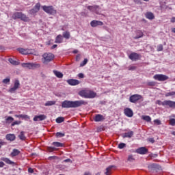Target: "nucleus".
<instances>
[{
  "label": "nucleus",
  "mask_w": 175,
  "mask_h": 175,
  "mask_svg": "<svg viewBox=\"0 0 175 175\" xmlns=\"http://www.w3.org/2000/svg\"><path fill=\"white\" fill-rule=\"evenodd\" d=\"M88 105V102L85 100L69 101L65 100L62 103L63 108H77L82 105Z\"/></svg>",
  "instance_id": "obj_1"
},
{
  "label": "nucleus",
  "mask_w": 175,
  "mask_h": 175,
  "mask_svg": "<svg viewBox=\"0 0 175 175\" xmlns=\"http://www.w3.org/2000/svg\"><path fill=\"white\" fill-rule=\"evenodd\" d=\"M12 18L14 20L20 19L24 22L29 21V18L23 12H14L12 15Z\"/></svg>",
  "instance_id": "obj_2"
},
{
  "label": "nucleus",
  "mask_w": 175,
  "mask_h": 175,
  "mask_svg": "<svg viewBox=\"0 0 175 175\" xmlns=\"http://www.w3.org/2000/svg\"><path fill=\"white\" fill-rule=\"evenodd\" d=\"M79 95L85 98H94L96 94L91 90H82L79 92Z\"/></svg>",
  "instance_id": "obj_3"
},
{
  "label": "nucleus",
  "mask_w": 175,
  "mask_h": 175,
  "mask_svg": "<svg viewBox=\"0 0 175 175\" xmlns=\"http://www.w3.org/2000/svg\"><path fill=\"white\" fill-rule=\"evenodd\" d=\"M21 66L23 68H27L29 70H34L40 67L39 64L34 63H23Z\"/></svg>",
  "instance_id": "obj_4"
},
{
  "label": "nucleus",
  "mask_w": 175,
  "mask_h": 175,
  "mask_svg": "<svg viewBox=\"0 0 175 175\" xmlns=\"http://www.w3.org/2000/svg\"><path fill=\"white\" fill-rule=\"evenodd\" d=\"M42 10L47 14L51 15L56 14L57 11L53 7V5H43Z\"/></svg>",
  "instance_id": "obj_5"
},
{
  "label": "nucleus",
  "mask_w": 175,
  "mask_h": 175,
  "mask_svg": "<svg viewBox=\"0 0 175 175\" xmlns=\"http://www.w3.org/2000/svg\"><path fill=\"white\" fill-rule=\"evenodd\" d=\"M42 57H43L42 59L44 60L43 63L46 64V63H49V62H51L54 59L55 56L52 53H46L42 55Z\"/></svg>",
  "instance_id": "obj_6"
},
{
  "label": "nucleus",
  "mask_w": 175,
  "mask_h": 175,
  "mask_svg": "<svg viewBox=\"0 0 175 175\" xmlns=\"http://www.w3.org/2000/svg\"><path fill=\"white\" fill-rule=\"evenodd\" d=\"M143 97L141 95L139 94H134L131 96H130L129 100L131 103H137V102L141 99H142Z\"/></svg>",
  "instance_id": "obj_7"
},
{
  "label": "nucleus",
  "mask_w": 175,
  "mask_h": 175,
  "mask_svg": "<svg viewBox=\"0 0 175 175\" xmlns=\"http://www.w3.org/2000/svg\"><path fill=\"white\" fill-rule=\"evenodd\" d=\"M14 87L10 88L9 90H8V92L11 93V94H13V93H15L16 91L20 88V82L18 80H15L14 81Z\"/></svg>",
  "instance_id": "obj_8"
},
{
  "label": "nucleus",
  "mask_w": 175,
  "mask_h": 175,
  "mask_svg": "<svg viewBox=\"0 0 175 175\" xmlns=\"http://www.w3.org/2000/svg\"><path fill=\"white\" fill-rule=\"evenodd\" d=\"M153 79H154V80H157L159 81H165L166 80H167L169 79V77L166 75H156L154 76H153Z\"/></svg>",
  "instance_id": "obj_9"
},
{
  "label": "nucleus",
  "mask_w": 175,
  "mask_h": 175,
  "mask_svg": "<svg viewBox=\"0 0 175 175\" xmlns=\"http://www.w3.org/2000/svg\"><path fill=\"white\" fill-rule=\"evenodd\" d=\"M129 58L131 59V61H137L140 59L141 56L140 55L136 53H133L130 54V56H129Z\"/></svg>",
  "instance_id": "obj_10"
},
{
  "label": "nucleus",
  "mask_w": 175,
  "mask_h": 175,
  "mask_svg": "<svg viewBox=\"0 0 175 175\" xmlns=\"http://www.w3.org/2000/svg\"><path fill=\"white\" fill-rule=\"evenodd\" d=\"M135 152L139 154H146L148 152V150L146 147H141L135 150Z\"/></svg>",
  "instance_id": "obj_11"
},
{
  "label": "nucleus",
  "mask_w": 175,
  "mask_h": 175,
  "mask_svg": "<svg viewBox=\"0 0 175 175\" xmlns=\"http://www.w3.org/2000/svg\"><path fill=\"white\" fill-rule=\"evenodd\" d=\"M90 25L92 27L95 28L98 26H103L104 23L101 21H92Z\"/></svg>",
  "instance_id": "obj_12"
},
{
  "label": "nucleus",
  "mask_w": 175,
  "mask_h": 175,
  "mask_svg": "<svg viewBox=\"0 0 175 175\" xmlns=\"http://www.w3.org/2000/svg\"><path fill=\"white\" fill-rule=\"evenodd\" d=\"M124 115L129 118H132L133 116V111L130 108L124 109Z\"/></svg>",
  "instance_id": "obj_13"
},
{
  "label": "nucleus",
  "mask_w": 175,
  "mask_h": 175,
  "mask_svg": "<svg viewBox=\"0 0 175 175\" xmlns=\"http://www.w3.org/2000/svg\"><path fill=\"white\" fill-rule=\"evenodd\" d=\"M40 3H37L35 5V7L33 8H32V10H31V14H34L37 12H39L40 10Z\"/></svg>",
  "instance_id": "obj_14"
},
{
  "label": "nucleus",
  "mask_w": 175,
  "mask_h": 175,
  "mask_svg": "<svg viewBox=\"0 0 175 175\" xmlns=\"http://www.w3.org/2000/svg\"><path fill=\"white\" fill-rule=\"evenodd\" d=\"M164 106H168L170 108L175 107V102L171 100H164Z\"/></svg>",
  "instance_id": "obj_15"
},
{
  "label": "nucleus",
  "mask_w": 175,
  "mask_h": 175,
  "mask_svg": "<svg viewBox=\"0 0 175 175\" xmlns=\"http://www.w3.org/2000/svg\"><path fill=\"white\" fill-rule=\"evenodd\" d=\"M135 36L134 37V40H137L144 36V33L142 30H136L135 31Z\"/></svg>",
  "instance_id": "obj_16"
},
{
  "label": "nucleus",
  "mask_w": 175,
  "mask_h": 175,
  "mask_svg": "<svg viewBox=\"0 0 175 175\" xmlns=\"http://www.w3.org/2000/svg\"><path fill=\"white\" fill-rule=\"evenodd\" d=\"M67 83L72 86L77 85L80 83V81L76 79H69L67 81Z\"/></svg>",
  "instance_id": "obj_17"
},
{
  "label": "nucleus",
  "mask_w": 175,
  "mask_h": 175,
  "mask_svg": "<svg viewBox=\"0 0 175 175\" xmlns=\"http://www.w3.org/2000/svg\"><path fill=\"white\" fill-rule=\"evenodd\" d=\"M46 118V116L44 115H40V116H36L33 118V121H42L44 120Z\"/></svg>",
  "instance_id": "obj_18"
},
{
  "label": "nucleus",
  "mask_w": 175,
  "mask_h": 175,
  "mask_svg": "<svg viewBox=\"0 0 175 175\" xmlns=\"http://www.w3.org/2000/svg\"><path fill=\"white\" fill-rule=\"evenodd\" d=\"M5 138L8 141L13 142L16 139V136L14 134H8L6 135Z\"/></svg>",
  "instance_id": "obj_19"
},
{
  "label": "nucleus",
  "mask_w": 175,
  "mask_h": 175,
  "mask_svg": "<svg viewBox=\"0 0 175 175\" xmlns=\"http://www.w3.org/2000/svg\"><path fill=\"white\" fill-rule=\"evenodd\" d=\"M94 120L95 122H101V121H103L105 120V118L103 115L97 114V115H96Z\"/></svg>",
  "instance_id": "obj_20"
},
{
  "label": "nucleus",
  "mask_w": 175,
  "mask_h": 175,
  "mask_svg": "<svg viewBox=\"0 0 175 175\" xmlns=\"http://www.w3.org/2000/svg\"><path fill=\"white\" fill-rule=\"evenodd\" d=\"M134 135L133 131H130V132H127V133H124V134H123V138H131Z\"/></svg>",
  "instance_id": "obj_21"
},
{
  "label": "nucleus",
  "mask_w": 175,
  "mask_h": 175,
  "mask_svg": "<svg viewBox=\"0 0 175 175\" xmlns=\"http://www.w3.org/2000/svg\"><path fill=\"white\" fill-rule=\"evenodd\" d=\"M63 42V37L62 34H59L55 38V43L61 44Z\"/></svg>",
  "instance_id": "obj_22"
},
{
  "label": "nucleus",
  "mask_w": 175,
  "mask_h": 175,
  "mask_svg": "<svg viewBox=\"0 0 175 175\" xmlns=\"http://www.w3.org/2000/svg\"><path fill=\"white\" fill-rule=\"evenodd\" d=\"M99 5H89V7H88V9L91 11V12H94L96 11L97 9H98Z\"/></svg>",
  "instance_id": "obj_23"
},
{
  "label": "nucleus",
  "mask_w": 175,
  "mask_h": 175,
  "mask_svg": "<svg viewBox=\"0 0 175 175\" xmlns=\"http://www.w3.org/2000/svg\"><path fill=\"white\" fill-rule=\"evenodd\" d=\"M146 18L149 20H154L155 18V16L152 12H148L146 14Z\"/></svg>",
  "instance_id": "obj_24"
},
{
  "label": "nucleus",
  "mask_w": 175,
  "mask_h": 175,
  "mask_svg": "<svg viewBox=\"0 0 175 175\" xmlns=\"http://www.w3.org/2000/svg\"><path fill=\"white\" fill-rule=\"evenodd\" d=\"M18 51L23 55H27L29 53V50L23 49V48H18Z\"/></svg>",
  "instance_id": "obj_25"
},
{
  "label": "nucleus",
  "mask_w": 175,
  "mask_h": 175,
  "mask_svg": "<svg viewBox=\"0 0 175 175\" xmlns=\"http://www.w3.org/2000/svg\"><path fill=\"white\" fill-rule=\"evenodd\" d=\"M63 37L66 39L68 40L70 38V31H64V33H63Z\"/></svg>",
  "instance_id": "obj_26"
},
{
  "label": "nucleus",
  "mask_w": 175,
  "mask_h": 175,
  "mask_svg": "<svg viewBox=\"0 0 175 175\" xmlns=\"http://www.w3.org/2000/svg\"><path fill=\"white\" fill-rule=\"evenodd\" d=\"M55 75L57 77V78H59V79H62L63 77V74L60 72H58V71H56V70H54L53 71Z\"/></svg>",
  "instance_id": "obj_27"
},
{
  "label": "nucleus",
  "mask_w": 175,
  "mask_h": 175,
  "mask_svg": "<svg viewBox=\"0 0 175 175\" xmlns=\"http://www.w3.org/2000/svg\"><path fill=\"white\" fill-rule=\"evenodd\" d=\"M20 153H21V152L18 150L14 149L12 152L11 153V155L12 157H16V156L18 155Z\"/></svg>",
  "instance_id": "obj_28"
},
{
  "label": "nucleus",
  "mask_w": 175,
  "mask_h": 175,
  "mask_svg": "<svg viewBox=\"0 0 175 175\" xmlns=\"http://www.w3.org/2000/svg\"><path fill=\"white\" fill-rule=\"evenodd\" d=\"M113 166L110 165L109 167L106 169V175H111V169L113 168Z\"/></svg>",
  "instance_id": "obj_29"
},
{
  "label": "nucleus",
  "mask_w": 175,
  "mask_h": 175,
  "mask_svg": "<svg viewBox=\"0 0 175 175\" xmlns=\"http://www.w3.org/2000/svg\"><path fill=\"white\" fill-rule=\"evenodd\" d=\"M15 117L23 119H30L29 116L27 115H16Z\"/></svg>",
  "instance_id": "obj_30"
},
{
  "label": "nucleus",
  "mask_w": 175,
  "mask_h": 175,
  "mask_svg": "<svg viewBox=\"0 0 175 175\" xmlns=\"http://www.w3.org/2000/svg\"><path fill=\"white\" fill-rule=\"evenodd\" d=\"M18 137L20 139H21L23 141L25 140L26 137L25 136V132L21 131L20 135H18Z\"/></svg>",
  "instance_id": "obj_31"
},
{
  "label": "nucleus",
  "mask_w": 175,
  "mask_h": 175,
  "mask_svg": "<svg viewBox=\"0 0 175 175\" xmlns=\"http://www.w3.org/2000/svg\"><path fill=\"white\" fill-rule=\"evenodd\" d=\"M14 120V119L12 117H11V116H9V117H8V118L5 119V122H6V123H8V124L12 123Z\"/></svg>",
  "instance_id": "obj_32"
},
{
  "label": "nucleus",
  "mask_w": 175,
  "mask_h": 175,
  "mask_svg": "<svg viewBox=\"0 0 175 175\" xmlns=\"http://www.w3.org/2000/svg\"><path fill=\"white\" fill-rule=\"evenodd\" d=\"M52 144L56 147H63L64 146L63 144L58 142H53Z\"/></svg>",
  "instance_id": "obj_33"
},
{
  "label": "nucleus",
  "mask_w": 175,
  "mask_h": 175,
  "mask_svg": "<svg viewBox=\"0 0 175 175\" xmlns=\"http://www.w3.org/2000/svg\"><path fill=\"white\" fill-rule=\"evenodd\" d=\"M3 161L4 162H5L6 163L10 164V165H13V164H14V163L13 161H10V160L9 159H8V158H3Z\"/></svg>",
  "instance_id": "obj_34"
},
{
  "label": "nucleus",
  "mask_w": 175,
  "mask_h": 175,
  "mask_svg": "<svg viewBox=\"0 0 175 175\" xmlns=\"http://www.w3.org/2000/svg\"><path fill=\"white\" fill-rule=\"evenodd\" d=\"M8 61L10 64L14 66H17L19 64L18 62L13 60L12 58H10Z\"/></svg>",
  "instance_id": "obj_35"
},
{
  "label": "nucleus",
  "mask_w": 175,
  "mask_h": 175,
  "mask_svg": "<svg viewBox=\"0 0 175 175\" xmlns=\"http://www.w3.org/2000/svg\"><path fill=\"white\" fill-rule=\"evenodd\" d=\"M142 120H144L148 122H151V118L148 116H142Z\"/></svg>",
  "instance_id": "obj_36"
},
{
  "label": "nucleus",
  "mask_w": 175,
  "mask_h": 175,
  "mask_svg": "<svg viewBox=\"0 0 175 175\" xmlns=\"http://www.w3.org/2000/svg\"><path fill=\"white\" fill-rule=\"evenodd\" d=\"M64 121V118L63 117H59L56 119V122L58 124H60Z\"/></svg>",
  "instance_id": "obj_37"
},
{
  "label": "nucleus",
  "mask_w": 175,
  "mask_h": 175,
  "mask_svg": "<svg viewBox=\"0 0 175 175\" xmlns=\"http://www.w3.org/2000/svg\"><path fill=\"white\" fill-rule=\"evenodd\" d=\"M175 96V92H167L165 94V97Z\"/></svg>",
  "instance_id": "obj_38"
},
{
  "label": "nucleus",
  "mask_w": 175,
  "mask_h": 175,
  "mask_svg": "<svg viewBox=\"0 0 175 175\" xmlns=\"http://www.w3.org/2000/svg\"><path fill=\"white\" fill-rule=\"evenodd\" d=\"M169 124L172 126H175V119L174 118H172L169 120Z\"/></svg>",
  "instance_id": "obj_39"
},
{
  "label": "nucleus",
  "mask_w": 175,
  "mask_h": 175,
  "mask_svg": "<svg viewBox=\"0 0 175 175\" xmlns=\"http://www.w3.org/2000/svg\"><path fill=\"white\" fill-rule=\"evenodd\" d=\"M127 161H130V162H133V161H135V158L133 157V156L132 154L129 155V158H127Z\"/></svg>",
  "instance_id": "obj_40"
},
{
  "label": "nucleus",
  "mask_w": 175,
  "mask_h": 175,
  "mask_svg": "<svg viewBox=\"0 0 175 175\" xmlns=\"http://www.w3.org/2000/svg\"><path fill=\"white\" fill-rule=\"evenodd\" d=\"M55 104V101H48L46 104L45 106H51Z\"/></svg>",
  "instance_id": "obj_41"
},
{
  "label": "nucleus",
  "mask_w": 175,
  "mask_h": 175,
  "mask_svg": "<svg viewBox=\"0 0 175 175\" xmlns=\"http://www.w3.org/2000/svg\"><path fill=\"white\" fill-rule=\"evenodd\" d=\"M88 62V60L87 59H85L84 61L80 64L81 67H83L85 66Z\"/></svg>",
  "instance_id": "obj_42"
},
{
  "label": "nucleus",
  "mask_w": 175,
  "mask_h": 175,
  "mask_svg": "<svg viewBox=\"0 0 175 175\" xmlns=\"http://www.w3.org/2000/svg\"><path fill=\"white\" fill-rule=\"evenodd\" d=\"M64 136H65L64 133H59V132L56 133V137H64Z\"/></svg>",
  "instance_id": "obj_43"
},
{
  "label": "nucleus",
  "mask_w": 175,
  "mask_h": 175,
  "mask_svg": "<svg viewBox=\"0 0 175 175\" xmlns=\"http://www.w3.org/2000/svg\"><path fill=\"white\" fill-rule=\"evenodd\" d=\"M124 147H126V144L124 143H120L119 144V145L118 146V148H119V149H122Z\"/></svg>",
  "instance_id": "obj_44"
},
{
  "label": "nucleus",
  "mask_w": 175,
  "mask_h": 175,
  "mask_svg": "<svg viewBox=\"0 0 175 175\" xmlns=\"http://www.w3.org/2000/svg\"><path fill=\"white\" fill-rule=\"evenodd\" d=\"M156 104L159 105H162V106H165V101L161 102V100H158L157 101H156Z\"/></svg>",
  "instance_id": "obj_45"
},
{
  "label": "nucleus",
  "mask_w": 175,
  "mask_h": 175,
  "mask_svg": "<svg viewBox=\"0 0 175 175\" xmlns=\"http://www.w3.org/2000/svg\"><path fill=\"white\" fill-rule=\"evenodd\" d=\"M21 123V121H15V122H14L11 124V126H15V125H19Z\"/></svg>",
  "instance_id": "obj_46"
},
{
  "label": "nucleus",
  "mask_w": 175,
  "mask_h": 175,
  "mask_svg": "<svg viewBox=\"0 0 175 175\" xmlns=\"http://www.w3.org/2000/svg\"><path fill=\"white\" fill-rule=\"evenodd\" d=\"M163 49V45H161V44H160L159 46H157V51H162Z\"/></svg>",
  "instance_id": "obj_47"
},
{
  "label": "nucleus",
  "mask_w": 175,
  "mask_h": 175,
  "mask_svg": "<svg viewBox=\"0 0 175 175\" xmlns=\"http://www.w3.org/2000/svg\"><path fill=\"white\" fill-rule=\"evenodd\" d=\"M10 78H7V79H3V83L5 84H7V83H10Z\"/></svg>",
  "instance_id": "obj_48"
},
{
  "label": "nucleus",
  "mask_w": 175,
  "mask_h": 175,
  "mask_svg": "<svg viewBox=\"0 0 175 175\" xmlns=\"http://www.w3.org/2000/svg\"><path fill=\"white\" fill-rule=\"evenodd\" d=\"M136 69H137L136 66H130V67H129V70H131V71H134Z\"/></svg>",
  "instance_id": "obj_49"
},
{
  "label": "nucleus",
  "mask_w": 175,
  "mask_h": 175,
  "mask_svg": "<svg viewBox=\"0 0 175 175\" xmlns=\"http://www.w3.org/2000/svg\"><path fill=\"white\" fill-rule=\"evenodd\" d=\"M154 124H156L157 125H161V122L159 120H154Z\"/></svg>",
  "instance_id": "obj_50"
},
{
  "label": "nucleus",
  "mask_w": 175,
  "mask_h": 175,
  "mask_svg": "<svg viewBox=\"0 0 175 175\" xmlns=\"http://www.w3.org/2000/svg\"><path fill=\"white\" fill-rule=\"evenodd\" d=\"M55 150V148L54 147H48V150L51 152H53Z\"/></svg>",
  "instance_id": "obj_51"
},
{
  "label": "nucleus",
  "mask_w": 175,
  "mask_h": 175,
  "mask_svg": "<svg viewBox=\"0 0 175 175\" xmlns=\"http://www.w3.org/2000/svg\"><path fill=\"white\" fill-rule=\"evenodd\" d=\"M148 141L152 144L154 143L155 142V140L154 138H149L148 139Z\"/></svg>",
  "instance_id": "obj_52"
},
{
  "label": "nucleus",
  "mask_w": 175,
  "mask_h": 175,
  "mask_svg": "<svg viewBox=\"0 0 175 175\" xmlns=\"http://www.w3.org/2000/svg\"><path fill=\"white\" fill-rule=\"evenodd\" d=\"M78 77L79 79H83L84 78V75L83 73H80L78 75Z\"/></svg>",
  "instance_id": "obj_53"
},
{
  "label": "nucleus",
  "mask_w": 175,
  "mask_h": 175,
  "mask_svg": "<svg viewBox=\"0 0 175 175\" xmlns=\"http://www.w3.org/2000/svg\"><path fill=\"white\" fill-rule=\"evenodd\" d=\"M28 172H29V173H33V172H34V170H33V169L29 167V168L28 169Z\"/></svg>",
  "instance_id": "obj_54"
},
{
  "label": "nucleus",
  "mask_w": 175,
  "mask_h": 175,
  "mask_svg": "<svg viewBox=\"0 0 175 175\" xmlns=\"http://www.w3.org/2000/svg\"><path fill=\"white\" fill-rule=\"evenodd\" d=\"M5 144V143L4 142H3L2 139H0V146H3Z\"/></svg>",
  "instance_id": "obj_55"
},
{
  "label": "nucleus",
  "mask_w": 175,
  "mask_h": 175,
  "mask_svg": "<svg viewBox=\"0 0 175 175\" xmlns=\"http://www.w3.org/2000/svg\"><path fill=\"white\" fill-rule=\"evenodd\" d=\"M80 59H81V55H77V57H76V60H77V61H79Z\"/></svg>",
  "instance_id": "obj_56"
},
{
  "label": "nucleus",
  "mask_w": 175,
  "mask_h": 175,
  "mask_svg": "<svg viewBox=\"0 0 175 175\" xmlns=\"http://www.w3.org/2000/svg\"><path fill=\"white\" fill-rule=\"evenodd\" d=\"M134 3H135L137 4H140L141 3V1L140 0H134Z\"/></svg>",
  "instance_id": "obj_57"
},
{
  "label": "nucleus",
  "mask_w": 175,
  "mask_h": 175,
  "mask_svg": "<svg viewBox=\"0 0 175 175\" xmlns=\"http://www.w3.org/2000/svg\"><path fill=\"white\" fill-rule=\"evenodd\" d=\"M5 165L4 163L1 161L0 162V167H3Z\"/></svg>",
  "instance_id": "obj_58"
},
{
  "label": "nucleus",
  "mask_w": 175,
  "mask_h": 175,
  "mask_svg": "<svg viewBox=\"0 0 175 175\" xmlns=\"http://www.w3.org/2000/svg\"><path fill=\"white\" fill-rule=\"evenodd\" d=\"M57 45L56 44H55L54 45H53V46L51 47V49H55V48H57Z\"/></svg>",
  "instance_id": "obj_59"
},
{
  "label": "nucleus",
  "mask_w": 175,
  "mask_h": 175,
  "mask_svg": "<svg viewBox=\"0 0 175 175\" xmlns=\"http://www.w3.org/2000/svg\"><path fill=\"white\" fill-rule=\"evenodd\" d=\"M64 161L66 163H68V162H70L71 160L70 159H67L64 160Z\"/></svg>",
  "instance_id": "obj_60"
},
{
  "label": "nucleus",
  "mask_w": 175,
  "mask_h": 175,
  "mask_svg": "<svg viewBox=\"0 0 175 175\" xmlns=\"http://www.w3.org/2000/svg\"><path fill=\"white\" fill-rule=\"evenodd\" d=\"M171 31L175 33V27H172V29H171Z\"/></svg>",
  "instance_id": "obj_61"
},
{
  "label": "nucleus",
  "mask_w": 175,
  "mask_h": 175,
  "mask_svg": "<svg viewBox=\"0 0 175 175\" xmlns=\"http://www.w3.org/2000/svg\"><path fill=\"white\" fill-rule=\"evenodd\" d=\"M171 23H175V18H171Z\"/></svg>",
  "instance_id": "obj_62"
},
{
  "label": "nucleus",
  "mask_w": 175,
  "mask_h": 175,
  "mask_svg": "<svg viewBox=\"0 0 175 175\" xmlns=\"http://www.w3.org/2000/svg\"><path fill=\"white\" fill-rule=\"evenodd\" d=\"M78 53H79V51H77V49H75V51H73L74 54H77Z\"/></svg>",
  "instance_id": "obj_63"
},
{
  "label": "nucleus",
  "mask_w": 175,
  "mask_h": 175,
  "mask_svg": "<svg viewBox=\"0 0 175 175\" xmlns=\"http://www.w3.org/2000/svg\"><path fill=\"white\" fill-rule=\"evenodd\" d=\"M84 175H91V174L90 172H85Z\"/></svg>",
  "instance_id": "obj_64"
}]
</instances>
